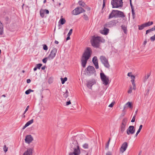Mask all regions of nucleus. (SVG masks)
Masks as SVG:
<instances>
[{"label":"nucleus","mask_w":155,"mask_h":155,"mask_svg":"<svg viewBox=\"0 0 155 155\" xmlns=\"http://www.w3.org/2000/svg\"><path fill=\"white\" fill-rule=\"evenodd\" d=\"M91 53V48L89 47L87 48L85 50L81 58V66L83 68L85 67L87 60L90 57Z\"/></svg>","instance_id":"f257e3e1"},{"label":"nucleus","mask_w":155,"mask_h":155,"mask_svg":"<svg viewBox=\"0 0 155 155\" xmlns=\"http://www.w3.org/2000/svg\"><path fill=\"white\" fill-rule=\"evenodd\" d=\"M70 149V151L69 155H79L80 150L79 146L76 141L74 140L71 144Z\"/></svg>","instance_id":"f03ea898"},{"label":"nucleus","mask_w":155,"mask_h":155,"mask_svg":"<svg viewBox=\"0 0 155 155\" xmlns=\"http://www.w3.org/2000/svg\"><path fill=\"white\" fill-rule=\"evenodd\" d=\"M100 75L103 84L105 85H107L109 84V77L106 76L102 71H101Z\"/></svg>","instance_id":"7ed1b4c3"},{"label":"nucleus","mask_w":155,"mask_h":155,"mask_svg":"<svg viewBox=\"0 0 155 155\" xmlns=\"http://www.w3.org/2000/svg\"><path fill=\"white\" fill-rule=\"evenodd\" d=\"M123 0H112L111 4L113 8H117L123 6Z\"/></svg>","instance_id":"20e7f679"},{"label":"nucleus","mask_w":155,"mask_h":155,"mask_svg":"<svg viewBox=\"0 0 155 155\" xmlns=\"http://www.w3.org/2000/svg\"><path fill=\"white\" fill-rule=\"evenodd\" d=\"M87 74L88 76H90L96 72V71L94 67L91 66H89L85 69Z\"/></svg>","instance_id":"39448f33"},{"label":"nucleus","mask_w":155,"mask_h":155,"mask_svg":"<svg viewBox=\"0 0 155 155\" xmlns=\"http://www.w3.org/2000/svg\"><path fill=\"white\" fill-rule=\"evenodd\" d=\"M100 59L101 62L105 67L107 68H109L110 65L108 63V60L105 56H102L100 57Z\"/></svg>","instance_id":"423d86ee"},{"label":"nucleus","mask_w":155,"mask_h":155,"mask_svg":"<svg viewBox=\"0 0 155 155\" xmlns=\"http://www.w3.org/2000/svg\"><path fill=\"white\" fill-rule=\"evenodd\" d=\"M85 12L84 9L81 7H78L74 9L72 12V14L74 15H77Z\"/></svg>","instance_id":"0eeeda50"},{"label":"nucleus","mask_w":155,"mask_h":155,"mask_svg":"<svg viewBox=\"0 0 155 155\" xmlns=\"http://www.w3.org/2000/svg\"><path fill=\"white\" fill-rule=\"evenodd\" d=\"M57 50V49L56 48L53 49L50 54L48 57V60L50 61L54 59L56 55Z\"/></svg>","instance_id":"6e6552de"},{"label":"nucleus","mask_w":155,"mask_h":155,"mask_svg":"<svg viewBox=\"0 0 155 155\" xmlns=\"http://www.w3.org/2000/svg\"><path fill=\"white\" fill-rule=\"evenodd\" d=\"M91 45L94 47H97V35H95L93 36L91 40Z\"/></svg>","instance_id":"1a4fd4ad"},{"label":"nucleus","mask_w":155,"mask_h":155,"mask_svg":"<svg viewBox=\"0 0 155 155\" xmlns=\"http://www.w3.org/2000/svg\"><path fill=\"white\" fill-rule=\"evenodd\" d=\"M135 132V129L133 126H130L127 130V133L128 135L133 134Z\"/></svg>","instance_id":"9d476101"},{"label":"nucleus","mask_w":155,"mask_h":155,"mask_svg":"<svg viewBox=\"0 0 155 155\" xmlns=\"http://www.w3.org/2000/svg\"><path fill=\"white\" fill-rule=\"evenodd\" d=\"M116 24V22L115 20H112L110 21L104 25V27H106L110 28L115 26Z\"/></svg>","instance_id":"9b49d317"},{"label":"nucleus","mask_w":155,"mask_h":155,"mask_svg":"<svg viewBox=\"0 0 155 155\" xmlns=\"http://www.w3.org/2000/svg\"><path fill=\"white\" fill-rule=\"evenodd\" d=\"M33 140V137L30 135H27L25 139V142L26 143L29 144Z\"/></svg>","instance_id":"f8f14e48"},{"label":"nucleus","mask_w":155,"mask_h":155,"mask_svg":"<svg viewBox=\"0 0 155 155\" xmlns=\"http://www.w3.org/2000/svg\"><path fill=\"white\" fill-rule=\"evenodd\" d=\"M117 10H113L110 14L108 18L110 19L114 17L117 18Z\"/></svg>","instance_id":"ddd939ff"},{"label":"nucleus","mask_w":155,"mask_h":155,"mask_svg":"<svg viewBox=\"0 0 155 155\" xmlns=\"http://www.w3.org/2000/svg\"><path fill=\"white\" fill-rule=\"evenodd\" d=\"M33 151L34 148L33 147L28 148L26 151L24 152L23 155H32Z\"/></svg>","instance_id":"4468645a"},{"label":"nucleus","mask_w":155,"mask_h":155,"mask_svg":"<svg viewBox=\"0 0 155 155\" xmlns=\"http://www.w3.org/2000/svg\"><path fill=\"white\" fill-rule=\"evenodd\" d=\"M127 143L126 142H124L122 145L120 149V151L123 153L126 150L127 147Z\"/></svg>","instance_id":"2eb2a0df"},{"label":"nucleus","mask_w":155,"mask_h":155,"mask_svg":"<svg viewBox=\"0 0 155 155\" xmlns=\"http://www.w3.org/2000/svg\"><path fill=\"white\" fill-rule=\"evenodd\" d=\"M105 42V40L101 37L97 36V48L98 47V44L100 43H104Z\"/></svg>","instance_id":"dca6fc26"},{"label":"nucleus","mask_w":155,"mask_h":155,"mask_svg":"<svg viewBox=\"0 0 155 155\" xmlns=\"http://www.w3.org/2000/svg\"><path fill=\"white\" fill-rule=\"evenodd\" d=\"M34 120L33 119L31 120L28 121L23 127L22 129H25L26 127L28 126L29 125L32 124Z\"/></svg>","instance_id":"f3484780"},{"label":"nucleus","mask_w":155,"mask_h":155,"mask_svg":"<svg viewBox=\"0 0 155 155\" xmlns=\"http://www.w3.org/2000/svg\"><path fill=\"white\" fill-rule=\"evenodd\" d=\"M117 17H120L121 18H124L125 15L124 14L123 12L117 10Z\"/></svg>","instance_id":"a211bd4d"},{"label":"nucleus","mask_w":155,"mask_h":155,"mask_svg":"<svg viewBox=\"0 0 155 155\" xmlns=\"http://www.w3.org/2000/svg\"><path fill=\"white\" fill-rule=\"evenodd\" d=\"M92 62L94 64L95 68L97 69V57L94 56L93 57L92 59Z\"/></svg>","instance_id":"6ab92c4d"},{"label":"nucleus","mask_w":155,"mask_h":155,"mask_svg":"<svg viewBox=\"0 0 155 155\" xmlns=\"http://www.w3.org/2000/svg\"><path fill=\"white\" fill-rule=\"evenodd\" d=\"M105 27H104V30H103L102 32H101V33L104 35H107L109 33V29Z\"/></svg>","instance_id":"aec40b11"},{"label":"nucleus","mask_w":155,"mask_h":155,"mask_svg":"<svg viewBox=\"0 0 155 155\" xmlns=\"http://www.w3.org/2000/svg\"><path fill=\"white\" fill-rule=\"evenodd\" d=\"M126 107H129L131 108L132 107V104L131 102H127L124 107V109H125Z\"/></svg>","instance_id":"412c9836"},{"label":"nucleus","mask_w":155,"mask_h":155,"mask_svg":"<svg viewBox=\"0 0 155 155\" xmlns=\"http://www.w3.org/2000/svg\"><path fill=\"white\" fill-rule=\"evenodd\" d=\"M127 121L128 120L127 118L126 117L124 118L122 120L121 124L126 126Z\"/></svg>","instance_id":"4be33fe9"},{"label":"nucleus","mask_w":155,"mask_h":155,"mask_svg":"<svg viewBox=\"0 0 155 155\" xmlns=\"http://www.w3.org/2000/svg\"><path fill=\"white\" fill-rule=\"evenodd\" d=\"M3 26L0 21V35H2L3 33Z\"/></svg>","instance_id":"5701e85b"},{"label":"nucleus","mask_w":155,"mask_h":155,"mask_svg":"<svg viewBox=\"0 0 155 155\" xmlns=\"http://www.w3.org/2000/svg\"><path fill=\"white\" fill-rule=\"evenodd\" d=\"M153 23V21H148L147 22L145 23H144V25H145V27L149 26L151 25H152Z\"/></svg>","instance_id":"b1692460"},{"label":"nucleus","mask_w":155,"mask_h":155,"mask_svg":"<svg viewBox=\"0 0 155 155\" xmlns=\"http://www.w3.org/2000/svg\"><path fill=\"white\" fill-rule=\"evenodd\" d=\"M79 155H88L87 153L85 150H82L80 151Z\"/></svg>","instance_id":"393cba45"},{"label":"nucleus","mask_w":155,"mask_h":155,"mask_svg":"<svg viewBox=\"0 0 155 155\" xmlns=\"http://www.w3.org/2000/svg\"><path fill=\"white\" fill-rule=\"evenodd\" d=\"M66 22V20L63 18H61L59 22L61 24L63 25Z\"/></svg>","instance_id":"a878e982"},{"label":"nucleus","mask_w":155,"mask_h":155,"mask_svg":"<svg viewBox=\"0 0 155 155\" xmlns=\"http://www.w3.org/2000/svg\"><path fill=\"white\" fill-rule=\"evenodd\" d=\"M40 15L42 18L44 17L45 14V13L44 9H41L40 11Z\"/></svg>","instance_id":"bb28decb"},{"label":"nucleus","mask_w":155,"mask_h":155,"mask_svg":"<svg viewBox=\"0 0 155 155\" xmlns=\"http://www.w3.org/2000/svg\"><path fill=\"white\" fill-rule=\"evenodd\" d=\"M126 126L121 124L120 126V131L122 132H123L125 130Z\"/></svg>","instance_id":"cd10ccee"},{"label":"nucleus","mask_w":155,"mask_h":155,"mask_svg":"<svg viewBox=\"0 0 155 155\" xmlns=\"http://www.w3.org/2000/svg\"><path fill=\"white\" fill-rule=\"evenodd\" d=\"M61 79L62 84H63L67 81V78L66 77H65L64 78H61Z\"/></svg>","instance_id":"c85d7f7f"},{"label":"nucleus","mask_w":155,"mask_h":155,"mask_svg":"<svg viewBox=\"0 0 155 155\" xmlns=\"http://www.w3.org/2000/svg\"><path fill=\"white\" fill-rule=\"evenodd\" d=\"M94 84H92V82L91 81H89L87 83V86L89 88H91V87Z\"/></svg>","instance_id":"c756f323"},{"label":"nucleus","mask_w":155,"mask_h":155,"mask_svg":"<svg viewBox=\"0 0 155 155\" xmlns=\"http://www.w3.org/2000/svg\"><path fill=\"white\" fill-rule=\"evenodd\" d=\"M150 76V75L149 74H148L145 76L143 79V80L144 82H145L147 81V79L149 78Z\"/></svg>","instance_id":"7c9ffc66"},{"label":"nucleus","mask_w":155,"mask_h":155,"mask_svg":"<svg viewBox=\"0 0 155 155\" xmlns=\"http://www.w3.org/2000/svg\"><path fill=\"white\" fill-rule=\"evenodd\" d=\"M121 28L125 34L127 33V27L125 25L121 26Z\"/></svg>","instance_id":"2f4dec72"},{"label":"nucleus","mask_w":155,"mask_h":155,"mask_svg":"<svg viewBox=\"0 0 155 155\" xmlns=\"http://www.w3.org/2000/svg\"><path fill=\"white\" fill-rule=\"evenodd\" d=\"M33 90H31V89H29L25 91V94H28L30 93V92H33Z\"/></svg>","instance_id":"473e14b6"},{"label":"nucleus","mask_w":155,"mask_h":155,"mask_svg":"<svg viewBox=\"0 0 155 155\" xmlns=\"http://www.w3.org/2000/svg\"><path fill=\"white\" fill-rule=\"evenodd\" d=\"M82 147L84 148L87 149L88 148V145L87 143H85L83 145Z\"/></svg>","instance_id":"72a5a7b5"},{"label":"nucleus","mask_w":155,"mask_h":155,"mask_svg":"<svg viewBox=\"0 0 155 155\" xmlns=\"http://www.w3.org/2000/svg\"><path fill=\"white\" fill-rule=\"evenodd\" d=\"M144 26L145 25L144 24L140 25H139V29L140 30H141L143 29L144 27H145V26Z\"/></svg>","instance_id":"f704fd0d"},{"label":"nucleus","mask_w":155,"mask_h":155,"mask_svg":"<svg viewBox=\"0 0 155 155\" xmlns=\"http://www.w3.org/2000/svg\"><path fill=\"white\" fill-rule=\"evenodd\" d=\"M78 4L80 5L83 7H84L85 5V4L82 1H80L79 2Z\"/></svg>","instance_id":"c9c22d12"},{"label":"nucleus","mask_w":155,"mask_h":155,"mask_svg":"<svg viewBox=\"0 0 155 155\" xmlns=\"http://www.w3.org/2000/svg\"><path fill=\"white\" fill-rule=\"evenodd\" d=\"M131 78V82L132 83H135L134 82V80L135 78V77L134 75H132V76H131L130 77Z\"/></svg>","instance_id":"e433bc0d"},{"label":"nucleus","mask_w":155,"mask_h":155,"mask_svg":"<svg viewBox=\"0 0 155 155\" xmlns=\"http://www.w3.org/2000/svg\"><path fill=\"white\" fill-rule=\"evenodd\" d=\"M103 11L102 10L101 12H100L98 15V17L99 18H101L103 16Z\"/></svg>","instance_id":"4c0bfd02"},{"label":"nucleus","mask_w":155,"mask_h":155,"mask_svg":"<svg viewBox=\"0 0 155 155\" xmlns=\"http://www.w3.org/2000/svg\"><path fill=\"white\" fill-rule=\"evenodd\" d=\"M153 31V30L152 28H151V29H150L147 30L146 31V34H147L149 32H150L151 31Z\"/></svg>","instance_id":"58836bf2"},{"label":"nucleus","mask_w":155,"mask_h":155,"mask_svg":"<svg viewBox=\"0 0 155 155\" xmlns=\"http://www.w3.org/2000/svg\"><path fill=\"white\" fill-rule=\"evenodd\" d=\"M3 150L4 152L5 153L8 151V148L6 147V145H5L4 146Z\"/></svg>","instance_id":"ea45409f"},{"label":"nucleus","mask_w":155,"mask_h":155,"mask_svg":"<svg viewBox=\"0 0 155 155\" xmlns=\"http://www.w3.org/2000/svg\"><path fill=\"white\" fill-rule=\"evenodd\" d=\"M150 39L152 41H154L155 40V34L150 37Z\"/></svg>","instance_id":"a19ab883"},{"label":"nucleus","mask_w":155,"mask_h":155,"mask_svg":"<svg viewBox=\"0 0 155 155\" xmlns=\"http://www.w3.org/2000/svg\"><path fill=\"white\" fill-rule=\"evenodd\" d=\"M43 48L45 50H47L48 49V47L46 45H43Z\"/></svg>","instance_id":"79ce46f5"},{"label":"nucleus","mask_w":155,"mask_h":155,"mask_svg":"<svg viewBox=\"0 0 155 155\" xmlns=\"http://www.w3.org/2000/svg\"><path fill=\"white\" fill-rule=\"evenodd\" d=\"M42 66L41 64H38L37 65L36 67L38 69H40L41 67Z\"/></svg>","instance_id":"37998d69"},{"label":"nucleus","mask_w":155,"mask_h":155,"mask_svg":"<svg viewBox=\"0 0 155 155\" xmlns=\"http://www.w3.org/2000/svg\"><path fill=\"white\" fill-rule=\"evenodd\" d=\"M47 59H48V57L44 58L42 60V61L44 63H45L47 61Z\"/></svg>","instance_id":"c03bdc74"},{"label":"nucleus","mask_w":155,"mask_h":155,"mask_svg":"<svg viewBox=\"0 0 155 155\" xmlns=\"http://www.w3.org/2000/svg\"><path fill=\"white\" fill-rule=\"evenodd\" d=\"M110 141V139H109V141L107 142V143L106 144V145L105 148L106 149H108L109 145V144Z\"/></svg>","instance_id":"a18cd8bd"},{"label":"nucleus","mask_w":155,"mask_h":155,"mask_svg":"<svg viewBox=\"0 0 155 155\" xmlns=\"http://www.w3.org/2000/svg\"><path fill=\"white\" fill-rule=\"evenodd\" d=\"M132 91V88L131 86L130 87L129 90L128 91V93L129 94L131 93Z\"/></svg>","instance_id":"49530a36"},{"label":"nucleus","mask_w":155,"mask_h":155,"mask_svg":"<svg viewBox=\"0 0 155 155\" xmlns=\"http://www.w3.org/2000/svg\"><path fill=\"white\" fill-rule=\"evenodd\" d=\"M72 29H71L70 30L68 33V34L67 35V36H70L71 35V34H72Z\"/></svg>","instance_id":"de8ad7c7"},{"label":"nucleus","mask_w":155,"mask_h":155,"mask_svg":"<svg viewBox=\"0 0 155 155\" xmlns=\"http://www.w3.org/2000/svg\"><path fill=\"white\" fill-rule=\"evenodd\" d=\"M136 114H135L133 117L132 120H131V122H135V118H136Z\"/></svg>","instance_id":"09e8293b"},{"label":"nucleus","mask_w":155,"mask_h":155,"mask_svg":"<svg viewBox=\"0 0 155 155\" xmlns=\"http://www.w3.org/2000/svg\"><path fill=\"white\" fill-rule=\"evenodd\" d=\"M83 18L85 20H87L88 19V18L86 15H83Z\"/></svg>","instance_id":"8fccbe9b"},{"label":"nucleus","mask_w":155,"mask_h":155,"mask_svg":"<svg viewBox=\"0 0 155 155\" xmlns=\"http://www.w3.org/2000/svg\"><path fill=\"white\" fill-rule=\"evenodd\" d=\"M132 84L133 86V89L134 90H135L136 89V85L135 83H132Z\"/></svg>","instance_id":"3c124183"},{"label":"nucleus","mask_w":155,"mask_h":155,"mask_svg":"<svg viewBox=\"0 0 155 155\" xmlns=\"http://www.w3.org/2000/svg\"><path fill=\"white\" fill-rule=\"evenodd\" d=\"M114 104V103H112L111 104H110L108 106L109 107H113Z\"/></svg>","instance_id":"603ef678"},{"label":"nucleus","mask_w":155,"mask_h":155,"mask_svg":"<svg viewBox=\"0 0 155 155\" xmlns=\"http://www.w3.org/2000/svg\"><path fill=\"white\" fill-rule=\"evenodd\" d=\"M71 104V102L70 101H67L66 103V105L67 106L69 104Z\"/></svg>","instance_id":"864d4df0"},{"label":"nucleus","mask_w":155,"mask_h":155,"mask_svg":"<svg viewBox=\"0 0 155 155\" xmlns=\"http://www.w3.org/2000/svg\"><path fill=\"white\" fill-rule=\"evenodd\" d=\"M45 13L46 14H48L49 13V11L47 9H44Z\"/></svg>","instance_id":"5fc2aeb1"},{"label":"nucleus","mask_w":155,"mask_h":155,"mask_svg":"<svg viewBox=\"0 0 155 155\" xmlns=\"http://www.w3.org/2000/svg\"><path fill=\"white\" fill-rule=\"evenodd\" d=\"M127 76L129 77H131V76H132V73L131 72L128 73L127 74Z\"/></svg>","instance_id":"6e6d98bb"},{"label":"nucleus","mask_w":155,"mask_h":155,"mask_svg":"<svg viewBox=\"0 0 155 155\" xmlns=\"http://www.w3.org/2000/svg\"><path fill=\"white\" fill-rule=\"evenodd\" d=\"M105 0H103V8H104V6H105Z\"/></svg>","instance_id":"4d7b16f0"},{"label":"nucleus","mask_w":155,"mask_h":155,"mask_svg":"<svg viewBox=\"0 0 155 155\" xmlns=\"http://www.w3.org/2000/svg\"><path fill=\"white\" fill-rule=\"evenodd\" d=\"M31 82V80L30 79H28L27 80V82L28 83H29Z\"/></svg>","instance_id":"13d9d810"},{"label":"nucleus","mask_w":155,"mask_h":155,"mask_svg":"<svg viewBox=\"0 0 155 155\" xmlns=\"http://www.w3.org/2000/svg\"><path fill=\"white\" fill-rule=\"evenodd\" d=\"M68 36V37H67V38H66V40H67V41L70 39V36Z\"/></svg>","instance_id":"bf43d9fd"},{"label":"nucleus","mask_w":155,"mask_h":155,"mask_svg":"<svg viewBox=\"0 0 155 155\" xmlns=\"http://www.w3.org/2000/svg\"><path fill=\"white\" fill-rule=\"evenodd\" d=\"M142 127H143V125H140V126L139 128V129L141 130L142 128Z\"/></svg>","instance_id":"052dcab7"},{"label":"nucleus","mask_w":155,"mask_h":155,"mask_svg":"<svg viewBox=\"0 0 155 155\" xmlns=\"http://www.w3.org/2000/svg\"><path fill=\"white\" fill-rule=\"evenodd\" d=\"M130 4L131 8L133 7V6L132 5V4L131 3V0H130Z\"/></svg>","instance_id":"680f3d73"},{"label":"nucleus","mask_w":155,"mask_h":155,"mask_svg":"<svg viewBox=\"0 0 155 155\" xmlns=\"http://www.w3.org/2000/svg\"><path fill=\"white\" fill-rule=\"evenodd\" d=\"M64 95L66 98H67L68 96L67 94H64Z\"/></svg>","instance_id":"e2e57ef3"},{"label":"nucleus","mask_w":155,"mask_h":155,"mask_svg":"<svg viewBox=\"0 0 155 155\" xmlns=\"http://www.w3.org/2000/svg\"><path fill=\"white\" fill-rule=\"evenodd\" d=\"M29 108V106H27V107L26 108L25 110V111H27L28 110Z\"/></svg>","instance_id":"0e129e2a"},{"label":"nucleus","mask_w":155,"mask_h":155,"mask_svg":"<svg viewBox=\"0 0 155 155\" xmlns=\"http://www.w3.org/2000/svg\"><path fill=\"white\" fill-rule=\"evenodd\" d=\"M54 43L56 44H58L59 43V42L58 41L55 40L54 41Z\"/></svg>","instance_id":"69168bd1"},{"label":"nucleus","mask_w":155,"mask_h":155,"mask_svg":"<svg viewBox=\"0 0 155 155\" xmlns=\"http://www.w3.org/2000/svg\"><path fill=\"white\" fill-rule=\"evenodd\" d=\"M132 12H134L133 7L131 8Z\"/></svg>","instance_id":"338daca9"},{"label":"nucleus","mask_w":155,"mask_h":155,"mask_svg":"<svg viewBox=\"0 0 155 155\" xmlns=\"http://www.w3.org/2000/svg\"><path fill=\"white\" fill-rule=\"evenodd\" d=\"M45 66H44L42 67L41 68V69L43 70H44L45 69Z\"/></svg>","instance_id":"774afa93"}]
</instances>
